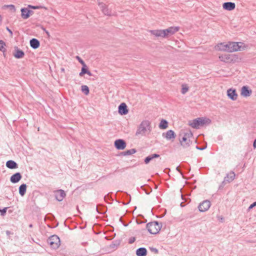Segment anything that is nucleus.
<instances>
[{"instance_id":"1","label":"nucleus","mask_w":256,"mask_h":256,"mask_svg":"<svg viewBox=\"0 0 256 256\" xmlns=\"http://www.w3.org/2000/svg\"><path fill=\"white\" fill-rule=\"evenodd\" d=\"M47 8L42 6L28 5L26 8H22L20 9L21 16H30L34 14L46 15L47 14Z\"/></svg>"},{"instance_id":"2","label":"nucleus","mask_w":256,"mask_h":256,"mask_svg":"<svg viewBox=\"0 0 256 256\" xmlns=\"http://www.w3.org/2000/svg\"><path fill=\"white\" fill-rule=\"evenodd\" d=\"M150 131L151 128L150 122L147 120H143L138 126L136 135V136L140 135L144 136H145L148 132H150Z\"/></svg>"},{"instance_id":"3","label":"nucleus","mask_w":256,"mask_h":256,"mask_svg":"<svg viewBox=\"0 0 256 256\" xmlns=\"http://www.w3.org/2000/svg\"><path fill=\"white\" fill-rule=\"evenodd\" d=\"M211 120L209 118H198L189 122V125L192 128L198 129L200 126H203L205 124H210Z\"/></svg>"},{"instance_id":"4","label":"nucleus","mask_w":256,"mask_h":256,"mask_svg":"<svg viewBox=\"0 0 256 256\" xmlns=\"http://www.w3.org/2000/svg\"><path fill=\"white\" fill-rule=\"evenodd\" d=\"M161 227V224H159L156 221L149 222L146 224V228L148 232L153 234H158L160 230Z\"/></svg>"},{"instance_id":"5","label":"nucleus","mask_w":256,"mask_h":256,"mask_svg":"<svg viewBox=\"0 0 256 256\" xmlns=\"http://www.w3.org/2000/svg\"><path fill=\"white\" fill-rule=\"evenodd\" d=\"M220 60L226 63H234L238 60V57L234 54H224L219 56Z\"/></svg>"},{"instance_id":"6","label":"nucleus","mask_w":256,"mask_h":256,"mask_svg":"<svg viewBox=\"0 0 256 256\" xmlns=\"http://www.w3.org/2000/svg\"><path fill=\"white\" fill-rule=\"evenodd\" d=\"M47 242L54 249L58 248L60 243V239L56 235H53L50 236L47 240Z\"/></svg>"},{"instance_id":"7","label":"nucleus","mask_w":256,"mask_h":256,"mask_svg":"<svg viewBox=\"0 0 256 256\" xmlns=\"http://www.w3.org/2000/svg\"><path fill=\"white\" fill-rule=\"evenodd\" d=\"M192 136V134L191 132L185 133L182 139L180 140L181 145L184 148H187L190 146V143L192 142L190 138Z\"/></svg>"},{"instance_id":"8","label":"nucleus","mask_w":256,"mask_h":256,"mask_svg":"<svg viewBox=\"0 0 256 256\" xmlns=\"http://www.w3.org/2000/svg\"><path fill=\"white\" fill-rule=\"evenodd\" d=\"M244 44L242 42H229V52H233L244 50L242 46Z\"/></svg>"},{"instance_id":"9","label":"nucleus","mask_w":256,"mask_h":256,"mask_svg":"<svg viewBox=\"0 0 256 256\" xmlns=\"http://www.w3.org/2000/svg\"><path fill=\"white\" fill-rule=\"evenodd\" d=\"M211 205L210 202L208 200H204L200 204L198 208L200 212L207 211L210 208Z\"/></svg>"},{"instance_id":"10","label":"nucleus","mask_w":256,"mask_h":256,"mask_svg":"<svg viewBox=\"0 0 256 256\" xmlns=\"http://www.w3.org/2000/svg\"><path fill=\"white\" fill-rule=\"evenodd\" d=\"M179 30V27L178 26H171L164 30V38L170 36L174 34V33L177 32Z\"/></svg>"},{"instance_id":"11","label":"nucleus","mask_w":256,"mask_h":256,"mask_svg":"<svg viewBox=\"0 0 256 256\" xmlns=\"http://www.w3.org/2000/svg\"><path fill=\"white\" fill-rule=\"evenodd\" d=\"M216 49L220 51H226L229 52V42L225 43V42H221L218 44L216 47Z\"/></svg>"},{"instance_id":"12","label":"nucleus","mask_w":256,"mask_h":256,"mask_svg":"<svg viewBox=\"0 0 256 256\" xmlns=\"http://www.w3.org/2000/svg\"><path fill=\"white\" fill-rule=\"evenodd\" d=\"M114 146L119 150H122L126 147V143L124 140L118 139L115 141Z\"/></svg>"},{"instance_id":"13","label":"nucleus","mask_w":256,"mask_h":256,"mask_svg":"<svg viewBox=\"0 0 256 256\" xmlns=\"http://www.w3.org/2000/svg\"><path fill=\"white\" fill-rule=\"evenodd\" d=\"M227 96L232 100H236L238 98V94L236 92V90L232 88L228 90Z\"/></svg>"},{"instance_id":"14","label":"nucleus","mask_w":256,"mask_h":256,"mask_svg":"<svg viewBox=\"0 0 256 256\" xmlns=\"http://www.w3.org/2000/svg\"><path fill=\"white\" fill-rule=\"evenodd\" d=\"M66 196L65 192L62 190H58L55 192V198L59 202L62 201Z\"/></svg>"},{"instance_id":"15","label":"nucleus","mask_w":256,"mask_h":256,"mask_svg":"<svg viewBox=\"0 0 256 256\" xmlns=\"http://www.w3.org/2000/svg\"><path fill=\"white\" fill-rule=\"evenodd\" d=\"M128 106L126 104L122 102L118 106V112L122 115H126L128 113Z\"/></svg>"},{"instance_id":"16","label":"nucleus","mask_w":256,"mask_h":256,"mask_svg":"<svg viewBox=\"0 0 256 256\" xmlns=\"http://www.w3.org/2000/svg\"><path fill=\"white\" fill-rule=\"evenodd\" d=\"M22 178V176L20 172H16L10 176V180L12 183L16 184Z\"/></svg>"},{"instance_id":"17","label":"nucleus","mask_w":256,"mask_h":256,"mask_svg":"<svg viewBox=\"0 0 256 256\" xmlns=\"http://www.w3.org/2000/svg\"><path fill=\"white\" fill-rule=\"evenodd\" d=\"M252 92V90L249 89L247 86H243L241 89V95L244 97H248L250 96Z\"/></svg>"},{"instance_id":"18","label":"nucleus","mask_w":256,"mask_h":256,"mask_svg":"<svg viewBox=\"0 0 256 256\" xmlns=\"http://www.w3.org/2000/svg\"><path fill=\"white\" fill-rule=\"evenodd\" d=\"M222 7L224 10H232L234 9L236 4L235 3L232 2H225L223 4Z\"/></svg>"},{"instance_id":"19","label":"nucleus","mask_w":256,"mask_h":256,"mask_svg":"<svg viewBox=\"0 0 256 256\" xmlns=\"http://www.w3.org/2000/svg\"><path fill=\"white\" fill-rule=\"evenodd\" d=\"M162 136L166 140H170L174 138L176 136L173 130H168L166 132V133H163Z\"/></svg>"},{"instance_id":"20","label":"nucleus","mask_w":256,"mask_h":256,"mask_svg":"<svg viewBox=\"0 0 256 256\" xmlns=\"http://www.w3.org/2000/svg\"><path fill=\"white\" fill-rule=\"evenodd\" d=\"M150 32L156 37L164 38V30H150Z\"/></svg>"},{"instance_id":"21","label":"nucleus","mask_w":256,"mask_h":256,"mask_svg":"<svg viewBox=\"0 0 256 256\" xmlns=\"http://www.w3.org/2000/svg\"><path fill=\"white\" fill-rule=\"evenodd\" d=\"M235 174L234 172L231 171L228 174H226V176L224 178V182H232L235 178Z\"/></svg>"},{"instance_id":"22","label":"nucleus","mask_w":256,"mask_h":256,"mask_svg":"<svg viewBox=\"0 0 256 256\" xmlns=\"http://www.w3.org/2000/svg\"><path fill=\"white\" fill-rule=\"evenodd\" d=\"M98 6L101 9L103 14L106 16H110V14H109L108 10L106 8V4L103 2H99Z\"/></svg>"},{"instance_id":"23","label":"nucleus","mask_w":256,"mask_h":256,"mask_svg":"<svg viewBox=\"0 0 256 256\" xmlns=\"http://www.w3.org/2000/svg\"><path fill=\"white\" fill-rule=\"evenodd\" d=\"M6 166L10 169H15L18 168V164L12 160H9L6 162Z\"/></svg>"},{"instance_id":"24","label":"nucleus","mask_w":256,"mask_h":256,"mask_svg":"<svg viewBox=\"0 0 256 256\" xmlns=\"http://www.w3.org/2000/svg\"><path fill=\"white\" fill-rule=\"evenodd\" d=\"M136 254L137 256H146L147 250L145 248H140L136 250Z\"/></svg>"},{"instance_id":"25","label":"nucleus","mask_w":256,"mask_h":256,"mask_svg":"<svg viewBox=\"0 0 256 256\" xmlns=\"http://www.w3.org/2000/svg\"><path fill=\"white\" fill-rule=\"evenodd\" d=\"M40 42L36 38H32L30 40V46L34 49H36L40 46Z\"/></svg>"},{"instance_id":"26","label":"nucleus","mask_w":256,"mask_h":256,"mask_svg":"<svg viewBox=\"0 0 256 256\" xmlns=\"http://www.w3.org/2000/svg\"><path fill=\"white\" fill-rule=\"evenodd\" d=\"M14 56L16 58H20L24 56V53L22 50L16 48V52L14 54Z\"/></svg>"},{"instance_id":"27","label":"nucleus","mask_w":256,"mask_h":256,"mask_svg":"<svg viewBox=\"0 0 256 256\" xmlns=\"http://www.w3.org/2000/svg\"><path fill=\"white\" fill-rule=\"evenodd\" d=\"M85 74H88L90 76H92L90 72L88 70L86 64L82 66L81 72L80 73L79 75L80 76H82Z\"/></svg>"},{"instance_id":"28","label":"nucleus","mask_w":256,"mask_h":256,"mask_svg":"<svg viewBox=\"0 0 256 256\" xmlns=\"http://www.w3.org/2000/svg\"><path fill=\"white\" fill-rule=\"evenodd\" d=\"M19 194L21 196H24L26 190V185L25 184H21L19 187Z\"/></svg>"},{"instance_id":"29","label":"nucleus","mask_w":256,"mask_h":256,"mask_svg":"<svg viewBox=\"0 0 256 256\" xmlns=\"http://www.w3.org/2000/svg\"><path fill=\"white\" fill-rule=\"evenodd\" d=\"M168 126V122L164 120H162L159 125L160 128L161 129H166Z\"/></svg>"},{"instance_id":"30","label":"nucleus","mask_w":256,"mask_h":256,"mask_svg":"<svg viewBox=\"0 0 256 256\" xmlns=\"http://www.w3.org/2000/svg\"><path fill=\"white\" fill-rule=\"evenodd\" d=\"M136 152V150L134 148L127 150L122 152L124 156H129L134 154Z\"/></svg>"},{"instance_id":"31","label":"nucleus","mask_w":256,"mask_h":256,"mask_svg":"<svg viewBox=\"0 0 256 256\" xmlns=\"http://www.w3.org/2000/svg\"><path fill=\"white\" fill-rule=\"evenodd\" d=\"M81 90L86 95H88L90 92L89 88L86 85H83L81 86Z\"/></svg>"},{"instance_id":"32","label":"nucleus","mask_w":256,"mask_h":256,"mask_svg":"<svg viewBox=\"0 0 256 256\" xmlns=\"http://www.w3.org/2000/svg\"><path fill=\"white\" fill-rule=\"evenodd\" d=\"M8 8L11 12H14L16 10L15 6L14 4L4 5L3 6V8Z\"/></svg>"},{"instance_id":"33","label":"nucleus","mask_w":256,"mask_h":256,"mask_svg":"<svg viewBox=\"0 0 256 256\" xmlns=\"http://www.w3.org/2000/svg\"><path fill=\"white\" fill-rule=\"evenodd\" d=\"M188 90V87L186 84L182 85V88L181 90V92L182 94H185Z\"/></svg>"},{"instance_id":"34","label":"nucleus","mask_w":256,"mask_h":256,"mask_svg":"<svg viewBox=\"0 0 256 256\" xmlns=\"http://www.w3.org/2000/svg\"><path fill=\"white\" fill-rule=\"evenodd\" d=\"M141 188H142L146 194H150L152 191V189L149 187L146 188L144 187V186H141Z\"/></svg>"},{"instance_id":"35","label":"nucleus","mask_w":256,"mask_h":256,"mask_svg":"<svg viewBox=\"0 0 256 256\" xmlns=\"http://www.w3.org/2000/svg\"><path fill=\"white\" fill-rule=\"evenodd\" d=\"M5 46V42L2 40H0V51L4 52L6 50L4 48Z\"/></svg>"},{"instance_id":"36","label":"nucleus","mask_w":256,"mask_h":256,"mask_svg":"<svg viewBox=\"0 0 256 256\" xmlns=\"http://www.w3.org/2000/svg\"><path fill=\"white\" fill-rule=\"evenodd\" d=\"M152 160V157L151 155L147 156L144 160V162L146 164H148L151 160Z\"/></svg>"},{"instance_id":"37","label":"nucleus","mask_w":256,"mask_h":256,"mask_svg":"<svg viewBox=\"0 0 256 256\" xmlns=\"http://www.w3.org/2000/svg\"><path fill=\"white\" fill-rule=\"evenodd\" d=\"M7 209L8 208H4L2 210L0 208V212L2 216H4L6 214Z\"/></svg>"},{"instance_id":"38","label":"nucleus","mask_w":256,"mask_h":256,"mask_svg":"<svg viewBox=\"0 0 256 256\" xmlns=\"http://www.w3.org/2000/svg\"><path fill=\"white\" fill-rule=\"evenodd\" d=\"M118 244L112 243L110 245V248H112L114 250H116L117 248L118 247Z\"/></svg>"},{"instance_id":"39","label":"nucleus","mask_w":256,"mask_h":256,"mask_svg":"<svg viewBox=\"0 0 256 256\" xmlns=\"http://www.w3.org/2000/svg\"><path fill=\"white\" fill-rule=\"evenodd\" d=\"M77 59L78 60V62L82 65V66H84L86 64L85 62H84V61L82 60L79 56H77L76 57Z\"/></svg>"},{"instance_id":"40","label":"nucleus","mask_w":256,"mask_h":256,"mask_svg":"<svg viewBox=\"0 0 256 256\" xmlns=\"http://www.w3.org/2000/svg\"><path fill=\"white\" fill-rule=\"evenodd\" d=\"M256 206V202H253L252 204H251L250 206L248 207V210H250L254 206Z\"/></svg>"},{"instance_id":"41","label":"nucleus","mask_w":256,"mask_h":256,"mask_svg":"<svg viewBox=\"0 0 256 256\" xmlns=\"http://www.w3.org/2000/svg\"><path fill=\"white\" fill-rule=\"evenodd\" d=\"M100 206H98L96 208V210L98 212V213H100V214H102L104 212V211H102V212H100V208H99Z\"/></svg>"},{"instance_id":"42","label":"nucleus","mask_w":256,"mask_h":256,"mask_svg":"<svg viewBox=\"0 0 256 256\" xmlns=\"http://www.w3.org/2000/svg\"><path fill=\"white\" fill-rule=\"evenodd\" d=\"M150 250L152 252H154L156 254L158 253V250L156 248H150Z\"/></svg>"},{"instance_id":"43","label":"nucleus","mask_w":256,"mask_h":256,"mask_svg":"<svg viewBox=\"0 0 256 256\" xmlns=\"http://www.w3.org/2000/svg\"><path fill=\"white\" fill-rule=\"evenodd\" d=\"M135 240L136 239L134 237L131 238H130L128 242L130 244H132L135 241Z\"/></svg>"},{"instance_id":"44","label":"nucleus","mask_w":256,"mask_h":256,"mask_svg":"<svg viewBox=\"0 0 256 256\" xmlns=\"http://www.w3.org/2000/svg\"><path fill=\"white\" fill-rule=\"evenodd\" d=\"M206 146H205L204 147H198V146H196V148L199 150H204L206 149Z\"/></svg>"},{"instance_id":"45","label":"nucleus","mask_w":256,"mask_h":256,"mask_svg":"<svg viewBox=\"0 0 256 256\" xmlns=\"http://www.w3.org/2000/svg\"><path fill=\"white\" fill-rule=\"evenodd\" d=\"M151 156H152V159H154V158L159 157L160 155H158V154H152Z\"/></svg>"},{"instance_id":"46","label":"nucleus","mask_w":256,"mask_h":256,"mask_svg":"<svg viewBox=\"0 0 256 256\" xmlns=\"http://www.w3.org/2000/svg\"><path fill=\"white\" fill-rule=\"evenodd\" d=\"M6 30L10 33V35L12 36V31L8 27L6 28Z\"/></svg>"},{"instance_id":"47","label":"nucleus","mask_w":256,"mask_h":256,"mask_svg":"<svg viewBox=\"0 0 256 256\" xmlns=\"http://www.w3.org/2000/svg\"><path fill=\"white\" fill-rule=\"evenodd\" d=\"M253 146L255 148H256V138L254 140V143H253Z\"/></svg>"},{"instance_id":"48","label":"nucleus","mask_w":256,"mask_h":256,"mask_svg":"<svg viewBox=\"0 0 256 256\" xmlns=\"http://www.w3.org/2000/svg\"><path fill=\"white\" fill-rule=\"evenodd\" d=\"M176 170L178 172H180V174H182V172H180V168H179V167H178H178L176 168Z\"/></svg>"},{"instance_id":"49","label":"nucleus","mask_w":256,"mask_h":256,"mask_svg":"<svg viewBox=\"0 0 256 256\" xmlns=\"http://www.w3.org/2000/svg\"><path fill=\"white\" fill-rule=\"evenodd\" d=\"M10 231H8V230H7V231L6 232V234H7L8 236V235L10 234Z\"/></svg>"},{"instance_id":"50","label":"nucleus","mask_w":256,"mask_h":256,"mask_svg":"<svg viewBox=\"0 0 256 256\" xmlns=\"http://www.w3.org/2000/svg\"><path fill=\"white\" fill-rule=\"evenodd\" d=\"M29 227H30V228H32V224H30L29 225Z\"/></svg>"},{"instance_id":"51","label":"nucleus","mask_w":256,"mask_h":256,"mask_svg":"<svg viewBox=\"0 0 256 256\" xmlns=\"http://www.w3.org/2000/svg\"><path fill=\"white\" fill-rule=\"evenodd\" d=\"M46 34H47L48 36H49V33H48V32H47V31H46Z\"/></svg>"},{"instance_id":"52","label":"nucleus","mask_w":256,"mask_h":256,"mask_svg":"<svg viewBox=\"0 0 256 256\" xmlns=\"http://www.w3.org/2000/svg\"><path fill=\"white\" fill-rule=\"evenodd\" d=\"M2 21V17H0V23Z\"/></svg>"},{"instance_id":"53","label":"nucleus","mask_w":256,"mask_h":256,"mask_svg":"<svg viewBox=\"0 0 256 256\" xmlns=\"http://www.w3.org/2000/svg\"><path fill=\"white\" fill-rule=\"evenodd\" d=\"M28 17H27V16H26V17H24V18L26 19L27 18H28Z\"/></svg>"},{"instance_id":"54","label":"nucleus","mask_w":256,"mask_h":256,"mask_svg":"<svg viewBox=\"0 0 256 256\" xmlns=\"http://www.w3.org/2000/svg\"><path fill=\"white\" fill-rule=\"evenodd\" d=\"M100 212L104 211L103 210H102V208H100Z\"/></svg>"},{"instance_id":"55","label":"nucleus","mask_w":256,"mask_h":256,"mask_svg":"<svg viewBox=\"0 0 256 256\" xmlns=\"http://www.w3.org/2000/svg\"><path fill=\"white\" fill-rule=\"evenodd\" d=\"M62 71H64V68H62Z\"/></svg>"}]
</instances>
